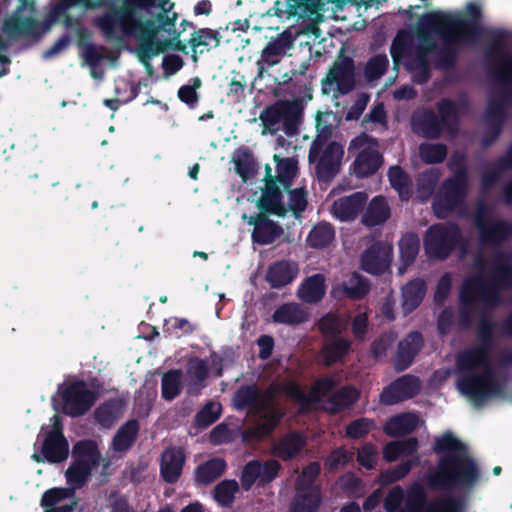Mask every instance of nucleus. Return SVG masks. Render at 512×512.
Here are the masks:
<instances>
[{
    "mask_svg": "<svg viewBox=\"0 0 512 512\" xmlns=\"http://www.w3.org/2000/svg\"><path fill=\"white\" fill-rule=\"evenodd\" d=\"M496 327L497 322L483 313L476 328L478 343L459 352L455 359L457 389L477 406L501 392L490 358Z\"/></svg>",
    "mask_w": 512,
    "mask_h": 512,
    "instance_id": "nucleus-1",
    "label": "nucleus"
},
{
    "mask_svg": "<svg viewBox=\"0 0 512 512\" xmlns=\"http://www.w3.org/2000/svg\"><path fill=\"white\" fill-rule=\"evenodd\" d=\"M436 466L425 473L423 481L432 491L470 493L480 481L481 471L468 446L451 431L435 438Z\"/></svg>",
    "mask_w": 512,
    "mask_h": 512,
    "instance_id": "nucleus-2",
    "label": "nucleus"
},
{
    "mask_svg": "<svg viewBox=\"0 0 512 512\" xmlns=\"http://www.w3.org/2000/svg\"><path fill=\"white\" fill-rule=\"evenodd\" d=\"M484 64L489 77L499 85L501 97L512 106V52L508 47L510 31L492 28L486 32Z\"/></svg>",
    "mask_w": 512,
    "mask_h": 512,
    "instance_id": "nucleus-3",
    "label": "nucleus"
},
{
    "mask_svg": "<svg viewBox=\"0 0 512 512\" xmlns=\"http://www.w3.org/2000/svg\"><path fill=\"white\" fill-rule=\"evenodd\" d=\"M413 132L425 139H439L443 132L455 137L460 129V113L456 102L444 98L437 103V112L424 109L411 117Z\"/></svg>",
    "mask_w": 512,
    "mask_h": 512,
    "instance_id": "nucleus-4",
    "label": "nucleus"
},
{
    "mask_svg": "<svg viewBox=\"0 0 512 512\" xmlns=\"http://www.w3.org/2000/svg\"><path fill=\"white\" fill-rule=\"evenodd\" d=\"M468 190L467 168L462 165L453 175L445 179L433 197L432 208L439 219L447 218L455 209L461 207L466 200Z\"/></svg>",
    "mask_w": 512,
    "mask_h": 512,
    "instance_id": "nucleus-5",
    "label": "nucleus"
},
{
    "mask_svg": "<svg viewBox=\"0 0 512 512\" xmlns=\"http://www.w3.org/2000/svg\"><path fill=\"white\" fill-rule=\"evenodd\" d=\"M421 26L424 32L434 33L442 41L435 55V65L441 70L453 69L458 60L459 48L474 44L452 29L443 28L440 22L426 14L421 18Z\"/></svg>",
    "mask_w": 512,
    "mask_h": 512,
    "instance_id": "nucleus-6",
    "label": "nucleus"
},
{
    "mask_svg": "<svg viewBox=\"0 0 512 512\" xmlns=\"http://www.w3.org/2000/svg\"><path fill=\"white\" fill-rule=\"evenodd\" d=\"M426 15L440 22L445 29H452L458 34L462 35L463 38L475 43L478 37L482 34L486 35V32L490 29L484 30L482 27V8L478 3L469 2L464 11L456 14H448L444 12H431ZM487 40V36H485ZM488 41H486V44Z\"/></svg>",
    "mask_w": 512,
    "mask_h": 512,
    "instance_id": "nucleus-7",
    "label": "nucleus"
},
{
    "mask_svg": "<svg viewBox=\"0 0 512 512\" xmlns=\"http://www.w3.org/2000/svg\"><path fill=\"white\" fill-rule=\"evenodd\" d=\"M476 280L479 289L485 294L492 306L501 303L500 290L512 288V255L506 252L497 253L491 260L488 273V281L481 276L468 277Z\"/></svg>",
    "mask_w": 512,
    "mask_h": 512,
    "instance_id": "nucleus-8",
    "label": "nucleus"
},
{
    "mask_svg": "<svg viewBox=\"0 0 512 512\" xmlns=\"http://www.w3.org/2000/svg\"><path fill=\"white\" fill-rule=\"evenodd\" d=\"M20 5L14 14L4 22L3 30L11 37L29 36L35 39H40L42 35L47 32L53 22L64 10L61 5L55 6L49 13L48 19L44 23H40L32 16H22V11L29 7L31 11L34 10V2L30 0H19Z\"/></svg>",
    "mask_w": 512,
    "mask_h": 512,
    "instance_id": "nucleus-9",
    "label": "nucleus"
},
{
    "mask_svg": "<svg viewBox=\"0 0 512 512\" xmlns=\"http://www.w3.org/2000/svg\"><path fill=\"white\" fill-rule=\"evenodd\" d=\"M359 150L351 165L352 173L357 178H367L374 175L384 163V157L379 151L377 138L363 132L354 137L349 144V152Z\"/></svg>",
    "mask_w": 512,
    "mask_h": 512,
    "instance_id": "nucleus-10",
    "label": "nucleus"
},
{
    "mask_svg": "<svg viewBox=\"0 0 512 512\" xmlns=\"http://www.w3.org/2000/svg\"><path fill=\"white\" fill-rule=\"evenodd\" d=\"M462 239L459 226L455 223L431 225L424 237V249L430 258L445 260Z\"/></svg>",
    "mask_w": 512,
    "mask_h": 512,
    "instance_id": "nucleus-11",
    "label": "nucleus"
},
{
    "mask_svg": "<svg viewBox=\"0 0 512 512\" xmlns=\"http://www.w3.org/2000/svg\"><path fill=\"white\" fill-rule=\"evenodd\" d=\"M302 115L301 99L277 100L262 111L260 119L266 127H274L282 122L286 135L293 136L298 133Z\"/></svg>",
    "mask_w": 512,
    "mask_h": 512,
    "instance_id": "nucleus-12",
    "label": "nucleus"
},
{
    "mask_svg": "<svg viewBox=\"0 0 512 512\" xmlns=\"http://www.w3.org/2000/svg\"><path fill=\"white\" fill-rule=\"evenodd\" d=\"M177 17L176 12L170 15L166 10L158 12L155 18H149L145 14L121 33V41L125 38H136L151 43H161L157 41L158 33L164 31L172 34L173 30H176Z\"/></svg>",
    "mask_w": 512,
    "mask_h": 512,
    "instance_id": "nucleus-13",
    "label": "nucleus"
},
{
    "mask_svg": "<svg viewBox=\"0 0 512 512\" xmlns=\"http://www.w3.org/2000/svg\"><path fill=\"white\" fill-rule=\"evenodd\" d=\"M486 215L487 206L480 200L473 216L479 241L483 246L498 247L512 236V223L504 219H487Z\"/></svg>",
    "mask_w": 512,
    "mask_h": 512,
    "instance_id": "nucleus-14",
    "label": "nucleus"
},
{
    "mask_svg": "<svg viewBox=\"0 0 512 512\" xmlns=\"http://www.w3.org/2000/svg\"><path fill=\"white\" fill-rule=\"evenodd\" d=\"M479 284L476 280H469L466 278L459 290V316H458V324L463 329H468L471 327L477 304L479 302L482 303V308L480 310L479 320L481 315L484 313L487 318L493 320L488 316L486 309L487 308H495L496 306H492V303L487 299L485 294L479 289Z\"/></svg>",
    "mask_w": 512,
    "mask_h": 512,
    "instance_id": "nucleus-15",
    "label": "nucleus"
},
{
    "mask_svg": "<svg viewBox=\"0 0 512 512\" xmlns=\"http://www.w3.org/2000/svg\"><path fill=\"white\" fill-rule=\"evenodd\" d=\"M61 397L63 413L70 417H80L93 407L98 394L90 390L84 380H75L67 385Z\"/></svg>",
    "mask_w": 512,
    "mask_h": 512,
    "instance_id": "nucleus-16",
    "label": "nucleus"
},
{
    "mask_svg": "<svg viewBox=\"0 0 512 512\" xmlns=\"http://www.w3.org/2000/svg\"><path fill=\"white\" fill-rule=\"evenodd\" d=\"M420 387L418 377L411 374L400 376L384 387L380 394V402L387 406L398 404L416 396L420 392Z\"/></svg>",
    "mask_w": 512,
    "mask_h": 512,
    "instance_id": "nucleus-17",
    "label": "nucleus"
},
{
    "mask_svg": "<svg viewBox=\"0 0 512 512\" xmlns=\"http://www.w3.org/2000/svg\"><path fill=\"white\" fill-rule=\"evenodd\" d=\"M268 213L260 212L255 215L247 216L243 214L242 219L253 226L252 241L259 245H269L275 242L284 233L281 225L269 219Z\"/></svg>",
    "mask_w": 512,
    "mask_h": 512,
    "instance_id": "nucleus-18",
    "label": "nucleus"
},
{
    "mask_svg": "<svg viewBox=\"0 0 512 512\" xmlns=\"http://www.w3.org/2000/svg\"><path fill=\"white\" fill-rule=\"evenodd\" d=\"M186 462V454L180 446H170L164 449L160 457V477L167 484L179 481Z\"/></svg>",
    "mask_w": 512,
    "mask_h": 512,
    "instance_id": "nucleus-19",
    "label": "nucleus"
},
{
    "mask_svg": "<svg viewBox=\"0 0 512 512\" xmlns=\"http://www.w3.org/2000/svg\"><path fill=\"white\" fill-rule=\"evenodd\" d=\"M41 452L45 460L51 464L61 463L68 458L69 444L62 433V426L59 422L46 433L42 443Z\"/></svg>",
    "mask_w": 512,
    "mask_h": 512,
    "instance_id": "nucleus-20",
    "label": "nucleus"
},
{
    "mask_svg": "<svg viewBox=\"0 0 512 512\" xmlns=\"http://www.w3.org/2000/svg\"><path fill=\"white\" fill-rule=\"evenodd\" d=\"M343 147L337 142H331L322 152L315 166V173L320 182H330L339 172Z\"/></svg>",
    "mask_w": 512,
    "mask_h": 512,
    "instance_id": "nucleus-21",
    "label": "nucleus"
},
{
    "mask_svg": "<svg viewBox=\"0 0 512 512\" xmlns=\"http://www.w3.org/2000/svg\"><path fill=\"white\" fill-rule=\"evenodd\" d=\"M368 195L365 192H354L335 200L331 207L333 216L343 222L354 221L364 210Z\"/></svg>",
    "mask_w": 512,
    "mask_h": 512,
    "instance_id": "nucleus-22",
    "label": "nucleus"
},
{
    "mask_svg": "<svg viewBox=\"0 0 512 512\" xmlns=\"http://www.w3.org/2000/svg\"><path fill=\"white\" fill-rule=\"evenodd\" d=\"M391 248L382 242L369 246L361 256V267L372 275H381L389 267Z\"/></svg>",
    "mask_w": 512,
    "mask_h": 512,
    "instance_id": "nucleus-23",
    "label": "nucleus"
},
{
    "mask_svg": "<svg viewBox=\"0 0 512 512\" xmlns=\"http://www.w3.org/2000/svg\"><path fill=\"white\" fill-rule=\"evenodd\" d=\"M266 171L268 179L262 191V196L257 202V206L261 212L284 217L287 213V208L282 202V192L277 185V181L270 175L271 168L269 166L266 167Z\"/></svg>",
    "mask_w": 512,
    "mask_h": 512,
    "instance_id": "nucleus-24",
    "label": "nucleus"
},
{
    "mask_svg": "<svg viewBox=\"0 0 512 512\" xmlns=\"http://www.w3.org/2000/svg\"><path fill=\"white\" fill-rule=\"evenodd\" d=\"M424 345V338L421 332L412 331L402 339L397 348L395 356V368L398 371L406 370L413 362L416 355Z\"/></svg>",
    "mask_w": 512,
    "mask_h": 512,
    "instance_id": "nucleus-25",
    "label": "nucleus"
},
{
    "mask_svg": "<svg viewBox=\"0 0 512 512\" xmlns=\"http://www.w3.org/2000/svg\"><path fill=\"white\" fill-rule=\"evenodd\" d=\"M323 83L333 85L336 84L339 91L347 93L354 87V63L350 58H346L341 62H336L327 73Z\"/></svg>",
    "mask_w": 512,
    "mask_h": 512,
    "instance_id": "nucleus-26",
    "label": "nucleus"
},
{
    "mask_svg": "<svg viewBox=\"0 0 512 512\" xmlns=\"http://www.w3.org/2000/svg\"><path fill=\"white\" fill-rule=\"evenodd\" d=\"M227 469L224 458L213 457L199 464L194 470V482L197 486H208L220 478Z\"/></svg>",
    "mask_w": 512,
    "mask_h": 512,
    "instance_id": "nucleus-27",
    "label": "nucleus"
},
{
    "mask_svg": "<svg viewBox=\"0 0 512 512\" xmlns=\"http://www.w3.org/2000/svg\"><path fill=\"white\" fill-rule=\"evenodd\" d=\"M298 274V267L295 263L287 260L273 262L267 269L266 281L271 288H282L290 284Z\"/></svg>",
    "mask_w": 512,
    "mask_h": 512,
    "instance_id": "nucleus-28",
    "label": "nucleus"
},
{
    "mask_svg": "<svg viewBox=\"0 0 512 512\" xmlns=\"http://www.w3.org/2000/svg\"><path fill=\"white\" fill-rule=\"evenodd\" d=\"M426 290V282L421 278L412 279L402 287L401 306L405 315L412 313L421 305Z\"/></svg>",
    "mask_w": 512,
    "mask_h": 512,
    "instance_id": "nucleus-29",
    "label": "nucleus"
},
{
    "mask_svg": "<svg viewBox=\"0 0 512 512\" xmlns=\"http://www.w3.org/2000/svg\"><path fill=\"white\" fill-rule=\"evenodd\" d=\"M293 46V38L290 32L284 31L276 39L267 43L261 53V58L267 66H274L280 62V58Z\"/></svg>",
    "mask_w": 512,
    "mask_h": 512,
    "instance_id": "nucleus-30",
    "label": "nucleus"
},
{
    "mask_svg": "<svg viewBox=\"0 0 512 512\" xmlns=\"http://www.w3.org/2000/svg\"><path fill=\"white\" fill-rule=\"evenodd\" d=\"M306 445L305 436L293 431L284 435L274 447L275 454L283 461H289L295 458Z\"/></svg>",
    "mask_w": 512,
    "mask_h": 512,
    "instance_id": "nucleus-31",
    "label": "nucleus"
},
{
    "mask_svg": "<svg viewBox=\"0 0 512 512\" xmlns=\"http://www.w3.org/2000/svg\"><path fill=\"white\" fill-rule=\"evenodd\" d=\"M124 405V401L119 398L104 401L94 410L96 423L102 428H111L122 415Z\"/></svg>",
    "mask_w": 512,
    "mask_h": 512,
    "instance_id": "nucleus-32",
    "label": "nucleus"
},
{
    "mask_svg": "<svg viewBox=\"0 0 512 512\" xmlns=\"http://www.w3.org/2000/svg\"><path fill=\"white\" fill-rule=\"evenodd\" d=\"M390 207L385 197L375 196L368 204L361 222L366 227H375L385 223L390 217Z\"/></svg>",
    "mask_w": 512,
    "mask_h": 512,
    "instance_id": "nucleus-33",
    "label": "nucleus"
},
{
    "mask_svg": "<svg viewBox=\"0 0 512 512\" xmlns=\"http://www.w3.org/2000/svg\"><path fill=\"white\" fill-rule=\"evenodd\" d=\"M418 416L414 413H402L392 416L384 425V433L390 437H401L412 433L418 426Z\"/></svg>",
    "mask_w": 512,
    "mask_h": 512,
    "instance_id": "nucleus-34",
    "label": "nucleus"
},
{
    "mask_svg": "<svg viewBox=\"0 0 512 512\" xmlns=\"http://www.w3.org/2000/svg\"><path fill=\"white\" fill-rule=\"evenodd\" d=\"M352 348L351 340L343 337H335L325 340L322 348V356L328 366L342 362Z\"/></svg>",
    "mask_w": 512,
    "mask_h": 512,
    "instance_id": "nucleus-35",
    "label": "nucleus"
},
{
    "mask_svg": "<svg viewBox=\"0 0 512 512\" xmlns=\"http://www.w3.org/2000/svg\"><path fill=\"white\" fill-rule=\"evenodd\" d=\"M102 456L95 441L83 439L76 442L72 448V461L86 463L91 467L98 468Z\"/></svg>",
    "mask_w": 512,
    "mask_h": 512,
    "instance_id": "nucleus-36",
    "label": "nucleus"
},
{
    "mask_svg": "<svg viewBox=\"0 0 512 512\" xmlns=\"http://www.w3.org/2000/svg\"><path fill=\"white\" fill-rule=\"evenodd\" d=\"M509 104L503 100L501 97V92L499 91V98L490 100L487 105L485 118L487 125L493 128V137L490 140L496 141L502 132V126L506 119V107Z\"/></svg>",
    "mask_w": 512,
    "mask_h": 512,
    "instance_id": "nucleus-37",
    "label": "nucleus"
},
{
    "mask_svg": "<svg viewBox=\"0 0 512 512\" xmlns=\"http://www.w3.org/2000/svg\"><path fill=\"white\" fill-rule=\"evenodd\" d=\"M139 422L137 419H130L119 427L112 439V449L115 452L128 451L137 440L139 433Z\"/></svg>",
    "mask_w": 512,
    "mask_h": 512,
    "instance_id": "nucleus-38",
    "label": "nucleus"
},
{
    "mask_svg": "<svg viewBox=\"0 0 512 512\" xmlns=\"http://www.w3.org/2000/svg\"><path fill=\"white\" fill-rule=\"evenodd\" d=\"M359 398L360 392L355 386H343L328 397L329 410L333 414L340 413L352 407Z\"/></svg>",
    "mask_w": 512,
    "mask_h": 512,
    "instance_id": "nucleus-39",
    "label": "nucleus"
},
{
    "mask_svg": "<svg viewBox=\"0 0 512 512\" xmlns=\"http://www.w3.org/2000/svg\"><path fill=\"white\" fill-rule=\"evenodd\" d=\"M325 295V279L322 274L307 277L298 289L299 298L309 304L317 303Z\"/></svg>",
    "mask_w": 512,
    "mask_h": 512,
    "instance_id": "nucleus-40",
    "label": "nucleus"
},
{
    "mask_svg": "<svg viewBox=\"0 0 512 512\" xmlns=\"http://www.w3.org/2000/svg\"><path fill=\"white\" fill-rule=\"evenodd\" d=\"M466 506V496L444 494L431 499L424 512H466Z\"/></svg>",
    "mask_w": 512,
    "mask_h": 512,
    "instance_id": "nucleus-41",
    "label": "nucleus"
},
{
    "mask_svg": "<svg viewBox=\"0 0 512 512\" xmlns=\"http://www.w3.org/2000/svg\"><path fill=\"white\" fill-rule=\"evenodd\" d=\"M387 176L390 186L398 193L400 200L408 201L412 195L410 176L399 165L391 166L388 169Z\"/></svg>",
    "mask_w": 512,
    "mask_h": 512,
    "instance_id": "nucleus-42",
    "label": "nucleus"
},
{
    "mask_svg": "<svg viewBox=\"0 0 512 512\" xmlns=\"http://www.w3.org/2000/svg\"><path fill=\"white\" fill-rule=\"evenodd\" d=\"M259 387L257 384H243L233 395V404L238 411L250 409L258 411Z\"/></svg>",
    "mask_w": 512,
    "mask_h": 512,
    "instance_id": "nucleus-43",
    "label": "nucleus"
},
{
    "mask_svg": "<svg viewBox=\"0 0 512 512\" xmlns=\"http://www.w3.org/2000/svg\"><path fill=\"white\" fill-rule=\"evenodd\" d=\"M428 502L426 489L420 482H413L404 492L405 512H424Z\"/></svg>",
    "mask_w": 512,
    "mask_h": 512,
    "instance_id": "nucleus-44",
    "label": "nucleus"
},
{
    "mask_svg": "<svg viewBox=\"0 0 512 512\" xmlns=\"http://www.w3.org/2000/svg\"><path fill=\"white\" fill-rule=\"evenodd\" d=\"M273 322L297 325L307 320V314L297 303H285L279 306L272 315Z\"/></svg>",
    "mask_w": 512,
    "mask_h": 512,
    "instance_id": "nucleus-45",
    "label": "nucleus"
},
{
    "mask_svg": "<svg viewBox=\"0 0 512 512\" xmlns=\"http://www.w3.org/2000/svg\"><path fill=\"white\" fill-rule=\"evenodd\" d=\"M222 36L217 30H213L210 28H199L194 31L189 39V44L193 49L192 59L197 61V51L198 47H205L207 50H210L211 47H218L220 45Z\"/></svg>",
    "mask_w": 512,
    "mask_h": 512,
    "instance_id": "nucleus-46",
    "label": "nucleus"
},
{
    "mask_svg": "<svg viewBox=\"0 0 512 512\" xmlns=\"http://www.w3.org/2000/svg\"><path fill=\"white\" fill-rule=\"evenodd\" d=\"M94 467L89 466L86 463L72 461L65 472L67 483L73 489H81L90 480Z\"/></svg>",
    "mask_w": 512,
    "mask_h": 512,
    "instance_id": "nucleus-47",
    "label": "nucleus"
},
{
    "mask_svg": "<svg viewBox=\"0 0 512 512\" xmlns=\"http://www.w3.org/2000/svg\"><path fill=\"white\" fill-rule=\"evenodd\" d=\"M335 237L334 227L328 222L315 225L307 236V244L311 248L322 249L327 247Z\"/></svg>",
    "mask_w": 512,
    "mask_h": 512,
    "instance_id": "nucleus-48",
    "label": "nucleus"
},
{
    "mask_svg": "<svg viewBox=\"0 0 512 512\" xmlns=\"http://www.w3.org/2000/svg\"><path fill=\"white\" fill-rule=\"evenodd\" d=\"M274 161L276 162L277 171V176L274 179L283 186L284 190H288L297 174V160L294 158H281L278 155H274Z\"/></svg>",
    "mask_w": 512,
    "mask_h": 512,
    "instance_id": "nucleus-49",
    "label": "nucleus"
},
{
    "mask_svg": "<svg viewBox=\"0 0 512 512\" xmlns=\"http://www.w3.org/2000/svg\"><path fill=\"white\" fill-rule=\"evenodd\" d=\"M318 329L324 340H328L344 333L347 330V322L334 313H327L320 318Z\"/></svg>",
    "mask_w": 512,
    "mask_h": 512,
    "instance_id": "nucleus-50",
    "label": "nucleus"
},
{
    "mask_svg": "<svg viewBox=\"0 0 512 512\" xmlns=\"http://www.w3.org/2000/svg\"><path fill=\"white\" fill-rule=\"evenodd\" d=\"M420 457L416 455L410 459H407L400 464L384 470L380 473L379 479L380 482L384 485H389L395 483L403 478H405L414 466L419 465Z\"/></svg>",
    "mask_w": 512,
    "mask_h": 512,
    "instance_id": "nucleus-51",
    "label": "nucleus"
},
{
    "mask_svg": "<svg viewBox=\"0 0 512 512\" xmlns=\"http://www.w3.org/2000/svg\"><path fill=\"white\" fill-rule=\"evenodd\" d=\"M344 295L351 300H362L370 292L369 280L354 272L349 280L342 285Z\"/></svg>",
    "mask_w": 512,
    "mask_h": 512,
    "instance_id": "nucleus-52",
    "label": "nucleus"
},
{
    "mask_svg": "<svg viewBox=\"0 0 512 512\" xmlns=\"http://www.w3.org/2000/svg\"><path fill=\"white\" fill-rule=\"evenodd\" d=\"M239 491V484L235 479L220 481L213 489L214 500L221 506L229 508L235 501V495Z\"/></svg>",
    "mask_w": 512,
    "mask_h": 512,
    "instance_id": "nucleus-53",
    "label": "nucleus"
},
{
    "mask_svg": "<svg viewBox=\"0 0 512 512\" xmlns=\"http://www.w3.org/2000/svg\"><path fill=\"white\" fill-rule=\"evenodd\" d=\"M233 162L235 172L244 182L253 177L256 173V162L252 152L247 148L239 150L237 155L233 157Z\"/></svg>",
    "mask_w": 512,
    "mask_h": 512,
    "instance_id": "nucleus-54",
    "label": "nucleus"
},
{
    "mask_svg": "<svg viewBox=\"0 0 512 512\" xmlns=\"http://www.w3.org/2000/svg\"><path fill=\"white\" fill-rule=\"evenodd\" d=\"M420 248V241L416 234L409 233L399 241L400 259L404 267L410 266L416 259Z\"/></svg>",
    "mask_w": 512,
    "mask_h": 512,
    "instance_id": "nucleus-55",
    "label": "nucleus"
},
{
    "mask_svg": "<svg viewBox=\"0 0 512 512\" xmlns=\"http://www.w3.org/2000/svg\"><path fill=\"white\" fill-rule=\"evenodd\" d=\"M321 503L318 491L298 492L291 504V512H317Z\"/></svg>",
    "mask_w": 512,
    "mask_h": 512,
    "instance_id": "nucleus-56",
    "label": "nucleus"
},
{
    "mask_svg": "<svg viewBox=\"0 0 512 512\" xmlns=\"http://www.w3.org/2000/svg\"><path fill=\"white\" fill-rule=\"evenodd\" d=\"M181 371L169 370L166 372L161 380V395L167 401L174 400L181 391Z\"/></svg>",
    "mask_w": 512,
    "mask_h": 512,
    "instance_id": "nucleus-57",
    "label": "nucleus"
},
{
    "mask_svg": "<svg viewBox=\"0 0 512 512\" xmlns=\"http://www.w3.org/2000/svg\"><path fill=\"white\" fill-rule=\"evenodd\" d=\"M319 0H286L285 12L289 17L310 18L317 14Z\"/></svg>",
    "mask_w": 512,
    "mask_h": 512,
    "instance_id": "nucleus-58",
    "label": "nucleus"
},
{
    "mask_svg": "<svg viewBox=\"0 0 512 512\" xmlns=\"http://www.w3.org/2000/svg\"><path fill=\"white\" fill-rule=\"evenodd\" d=\"M447 146L443 143H422L419 146V155L426 164L442 163L447 157Z\"/></svg>",
    "mask_w": 512,
    "mask_h": 512,
    "instance_id": "nucleus-59",
    "label": "nucleus"
},
{
    "mask_svg": "<svg viewBox=\"0 0 512 512\" xmlns=\"http://www.w3.org/2000/svg\"><path fill=\"white\" fill-rule=\"evenodd\" d=\"M388 66L389 60L385 54L372 56L365 65V78L369 82L380 79L387 72Z\"/></svg>",
    "mask_w": 512,
    "mask_h": 512,
    "instance_id": "nucleus-60",
    "label": "nucleus"
},
{
    "mask_svg": "<svg viewBox=\"0 0 512 512\" xmlns=\"http://www.w3.org/2000/svg\"><path fill=\"white\" fill-rule=\"evenodd\" d=\"M138 40V57L141 63L144 65L147 73L151 75L153 73V66L150 63V59L153 56L163 52L165 48L162 43H151L143 39Z\"/></svg>",
    "mask_w": 512,
    "mask_h": 512,
    "instance_id": "nucleus-61",
    "label": "nucleus"
},
{
    "mask_svg": "<svg viewBox=\"0 0 512 512\" xmlns=\"http://www.w3.org/2000/svg\"><path fill=\"white\" fill-rule=\"evenodd\" d=\"M283 393L290 399L295 400L300 405V410L306 412L311 406V397L295 381L286 382L281 386Z\"/></svg>",
    "mask_w": 512,
    "mask_h": 512,
    "instance_id": "nucleus-62",
    "label": "nucleus"
},
{
    "mask_svg": "<svg viewBox=\"0 0 512 512\" xmlns=\"http://www.w3.org/2000/svg\"><path fill=\"white\" fill-rule=\"evenodd\" d=\"M288 195V207L293 215L298 218L306 210L308 205V193L304 187L285 190Z\"/></svg>",
    "mask_w": 512,
    "mask_h": 512,
    "instance_id": "nucleus-63",
    "label": "nucleus"
},
{
    "mask_svg": "<svg viewBox=\"0 0 512 512\" xmlns=\"http://www.w3.org/2000/svg\"><path fill=\"white\" fill-rule=\"evenodd\" d=\"M375 422L369 418H358L346 426V436L353 440L364 438L374 428Z\"/></svg>",
    "mask_w": 512,
    "mask_h": 512,
    "instance_id": "nucleus-64",
    "label": "nucleus"
}]
</instances>
